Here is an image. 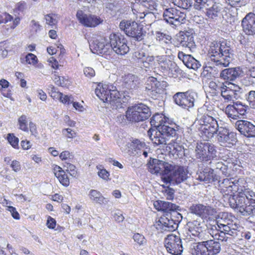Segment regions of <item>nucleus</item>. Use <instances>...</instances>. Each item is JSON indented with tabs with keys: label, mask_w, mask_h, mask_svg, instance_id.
I'll list each match as a JSON object with an SVG mask.
<instances>
[{
	"label": "nucleus",
	"mask_w": 255,
	"mask_h": 255,
	"mask_svg": "<svg viewBox=\"0 0 255 255\" xmlns=\"http://www.w3.org/2000/svg\"><path fill=\"white\" fill-rule=\"evenodd\" d=\"M7 140L11 145L14 148H18V138L15 136L13 133H8Z\"/></svg>",
	"instance_id": "48"
},
{
	"label": "nucleus",
	"mask_w": 255,
	"mask_h": 255,
	"mask_svg": "<svg viewBox=\"0 0 255 255\" xmlns=\"http://www.w3.org/2000/svg\"><path fill=\"white\" fill-rule=\"evenodd\" d=\"M240 180H236L233 178H225L222 180H220L219 176L218 183L219 187L221 189V192L223 194L224 200L228 202V198L229 196L234 195L233 191L239 190Z\"/></svg>",
	"instance_id": "16"
},
{
	"label": "nucleus",
	"mask_w": 255,
	"mask_h": 255,
	"mask_svg": "<svg viewBox=\"0 0 255 255\" xmlns=\"http://www.w3.org/2000/svg\"><path fill=\"white\" fill-rule=\"evenodd\" d=\"M218 131V141L221 146L232 147L238 141L237 133L230 131L228 128L221 127Z\"/></svg>",
	"instance_id": "20"
},
{
	"label": "nucleus",
	"mask_w": 255,
	"mask_h": 255,
	"mask_svg": "<svg viewBox=\"0 0 255 255\" xmlns=\"http://www.w3.org/2000/svg\"><path fill=\"white\" fill-rule=\"evenodd\" d=\"M135 105L128 108L126 112V117L128 120L132 122H139L143 121L139 115Z\"/></svg>",
	"instance_id": "39"
},
{
	"label": "nucleus",
	"mask_w": 255,
	"mask_h": 255,
	"mask_svg": "<svg viewBox=\"0 0 255 255\" xmlns=\"http://www.w3.org/2000/svg\"><path fill=\"white\" fill-rule=\"evenodd\" d=\"M246 60L253 66H255V55L252 53L248 52L246 54Z\"/></svg>",
	"instance_id": "60"
},
{
	"label": "nucleus",
	"mask_w": 255,
	"mask_h": 255,
	"mask_svg": "<svg viewBox=\"0 0 255 255\" xmlns=\"http://www.w3.org/2000/svg\"><path fill=\"white\" fill-rule=\"evenodd\" d=\"M215 227L216 229L215 231H213L212 233H210L214 240L227 242L230 239L228 236L236 237L238 235V233L234 231L226 229L223 230L222 228H219L217 226H215Z\"/></svg>",
	"instance_id": "30"
},
{
	"label": "nucleus",
	"mask_w": 255,
	"mask_h": 255,
	"mask_svg": "<svg viewBox=\"0 0 255 255\" xmlns=\"http://www.w3.org/2000/svg\"><path fill=\"white\" fill-rule=\"evenodd\" d=\"M190 56L191 55L185 54L182 51H179L178 54V57L179 58V59L183 61L184 65L187 62L188 59L189 58Z\"/></svg>",
	"instance_id": "64"
},
{
	"label": "nucleus",
	"mask_w": 255,
	"mask_h": 255,
	"mask_svg": "<svg viewBox=\"0 0 255 255\" xmlns=\"http://www.w3.org/2000/svg\"><path fill=\"white\" fill-rule=\"evenodd\" d=\"M173 148L171 149L170 152L173 155H176L177 157L182 156L184 154V147L181 145L175 143L172 145Z\"/></svg>",
	"instance_id": "44"
},
{
	"label": "nucleus",
	"mask_w": 255,
	"mask_h": 255,
	"mask_svg": "<svg viewBox=\"0 0 255 255\" xmlns=\"http://www.w3.org/2000/svg\"><path fill=\"white\" fill-rule=\"evenodd\" d=\"M132 238L134 241L137 243L139 246L144 245L146 243V240L144 237L140 234H134Z\"/></svg>",
	"instance_id": "49"
},
{
	"label": "nucleus",
	"mask_w": 255,
	"mask_h": 255,
	"mask_svg": "<svg viewBox=\"0 0 255 255\" xmlns=\"http://www.w3.org/2000/svg\"><path fill=\"white\" fill-rule=\"evenodd\" d=\"M56 177L58 179L59 182L62 185L65 187L69 186L70 183L69 179L64 171L62 173L61 172Z\"/></svg>",
	"instance_id": "47"
},
{
	"label": "nucleus",
	"mask_w": 255,
	"mask_h": 255,
	"mask_svg": "<svg viewBox=\"0 0 255 255\" xmlns=\"http://www.w3.org/2000/svg\"><path fill=\"white\" fill-rule=\"evenodd\" d=\"M139 82L136 76L128 74L123 77L121 92L125 100H128L133 95L134 90L137 89Z\"/></svg>",
	"instance_id": "14"
},
{
	"label": "nucleus",
	"mask_w": 255,
	"mask_h": 255,
	"mask_svg": "<svg viewBox=\"0 0 255 255\" xmlns=\"http://www.w3.org/2000/svg\"><path fill=\"white\" fill-rule=\"evenodd\" d=\"M84 73L86 77L91 78L95 75V70L91 67H86L84 69Z\"/></svg>",
	"instance_id": "63"
},
{
	"label": "nucleus",
	"mask_w": 255,
	"mask_h": 255,
	"mask_svg": "<svg viewBox=\"0 0 255 255\" xmlns=\"http://www.w3.org/2000/svg\"><path fill=\"white\" fill-rule=\"evenodd\" d=\"M168 121L167 124L159 126L158 130H148L147 133L152 142L157 145L166 144L170 138L175 137L177 130L169 126Z\"/></svg>",
	"instance_id": "6"
},
{
	"label": "nucleus",
	"mask_w": 255,
	"mask_h": 255,
	"mask_svg": "<svg viewBox=\"0 0 255 255\" xmlns=\"http://www.w3.org/2000/svg\"><path fill=\"white\" fill-rule=\"evenodd\" d=\"M169 63L168 70L172 74V76H177V74L181 73V70L177 66L176 63L173 61H171L168 62Z\"/></svg>",
	"instance_id": "45"
},
{
	"label": "nucleus",
	"mask_w": 255,
	"mask_h": 255,
	"mask_svg": "<svg viewBox=\"0 0 255 255\" xmlns=\"http://www.w3.org/2000/svg\"><path fill=\"white\" fill-rule=\"evenodd\" d=\"M242 73L240 67L226 68L220 73L221 78L225 80V82L233 81L238 78Z\"/></svg>",
	"instance_id": "34"
},
{
	"label": "nucleus",
	"mask_w": 255,
	"mask_h": 255,
	"mask_svg": "<svg viewBox=\"0 0 255 255\" xmlns=\"http://www.w3.org/2000/svg\"><path fill=\"white\" fill-rule=\"evenodd\" d=\"M76 17L79 22L86 27H95L103 21L99 16L85 14L81 10L77 11Z\"/></svg>",
	"instance_id": "22"
},
{
	"label": "nucleus",
	"mask_w": 255,
	"mask_h": 255,
	"mask_svg": "<svg viewBox=\"0 0 255 255\" xmlns=\"http://www.w3.org/2000/svg\"><path fill=\"white\" fill-rule=\"evenodd\" d=\"M98 176L105 180H108L110 175L109 173L105 169H100L98 172Z\"/></svg>",
	"instance_id": "62"
},
{
	"label": "nucleus",
	"mask_w": 255,
	"mask_h": 255,
	"mask_svg": "<svg viewBox=\"0 0 255 255\" xmlns=\"http://www.w3.org/2000/svg\"><path fill=\"white\" fill-rule=\"evenodd\" d=\"M12 19V16L7 13L0 14V24L6 23L8 21H10Z\"/></svg>",
	"instance_id": "57"
},
{
	"label": "nucleus",
	"mask_w": 255,
	"mask_h": 255,
	"mask_svg": "<svg viewBox=\"0 0 255 255\" xmlns=\"http://www.w3.org/2000/svg\"><path fill=\"white\" fill-rule=\"evenodd\" d=\"M145 86V93L153 99H157L163 93L165 83L158 81L156 78L150 77L148 78Z\"/></svg>",
	"instance_id": "17"
},
{
	"label": "nucleus",
	"mask_w": 255,
	"mask_h": 255,
	"mask_svg": "<svg viewBox=\"0 0 255 255\" xmlns=\"http://www.w3.org/2000/svg\"><path fill=\"white\" fill-rule=\"evenodd\" d=\"M187 226L188 227L189 231L194 236H197L199 238H202L204 232L206 231V227L204 222L194 220L188 222Z\"/></svg>",
	"instance_id": "29"
},
{
	"label": "nucleus",
	"mask_w": 255,
	"mask_h": 255,
	"mask_svg": "<svg viewBox=\"0 0 255 255\" xmlns=\"http://www.w3.org/2000/svg\"><path fill=\"white\" fill-rule=\"evenodd\" d=\"M122 31L130 38L136 41H141L146 35V32L142 25L132 19H124L119 24Z\"/></svg>",
	"instance_id": "7"
},
{
	"label": "nucleus",
	"mask_w": 255,
	"mask_h": 255,
	"mask_svg": "<svg viewBox=\"0 0 255 255\" xmlns=\"http://www.w3.org/2000/svg\"><path fill=\"white\" fill-rule=\"evenodd\" d=\"M154 207L158 211L164 212L157 222V229L164 231H175L182 219V215L177 211L179 206L169 202L158 200L154 202Z\"/></svg>",
	"instance_id": "1"
},
{
	"label": "nucleus",
	"mask_w": 255,
	"mask_h": 255,
	"mask_svg": "<svg viewBox=\"0 0 255 255\" xmlns=\"http://www.w3.org/2000/svg\"><path fill=\"white\" fill-rule=\"evenodd\" d=\"M209 165L210 168L213 170L214 173L220 171L223 175L229 176L230 175V171L228 165H225L222 161L217 159L216 157H213L206 164Z\"/></svg>",
	"instance_id": "28"
},
{
	"label": "nucleus",
	"mask_w": 255,
	"mask_h": 255,
	"mask_svg": "<svg viewBox=\"0 0 255 255\" xmlns=\"http://www.w3.org/2000/svg\"><path fill=\"white\" fill-rule=\"evenodd\" d=\"M24 59L26 63L28 64L34 65L37 62V57L34 54L31 53L27 54Z\"/></svg>",
	"instance_id": "52"
},
{
	"label": "nucleus",
	"mask_w": 255,
	"mask_h": 255,
	"mask_svg": "<svg viewBox=\"0 0 255 255\" xmlns=\"http://www.w3.org/2000/svg\"><path fill=\"white\" fill-rule=\"evenodd\" d=\"M220 88L221 96L226 102H234L239 99L242 95L241 88L231 81L222 83Z\"/></svg>",
	"instance_id": "13"
},
{
	"label": "nucleus",
	"mask_w": 255,
	"mask_h": 255,
	"mask_svg": "<svg viewBox=\"0 0 255 255\" xmlns=\"http://www.w3.org/2000/svg\"><path fill=\"white\" fill-rule=\"evenodd\" d=\"M60 101L65 104H70L73 102V98L71 97H68L67 95L63 96V94L60 96L59 99Z\"/></svg>",
	"instance_id": "61"
},
{
	"label": "nucleus",
	"mask_w": 255,
	"mask_h": 255,
	"mask_svg": "<svg viewBox=\"0 0 255 255\" xmlns=\"http://www.w3.org/2000/svg\"><path fill=\"white\" fill-rule=\"evenodd\" d=\"M88 196L90 200L96 203L105 205L108 203V201L97 190H90Z\"/></svg>",
	"instance_id": "37"
},
{
	"label": "nucleus",
	"mask_w": 255,
	"mask_h": 255,
	"mask_svg": "<svg viewBox=\"0 0 255 255\" xmlns=\"http://www.w3.org/2000/svg\"><path fill=\"white\" fill-rule=\"evenodd\" d=\"M146 54L142 51H137L133 53L132 57L135 61L139 63L144 59Z\"/></svg>",
	"instance_id": "50"
},
{
	"label": "nucleus",
	"mask_w": 255,
	"mask_h": 255,
	"mask_svg": "<svg viewBox=\"0 0 255 255\" xmlns=\"http://www.w3.org/2000/svg\"><path fill=\"white\" fill-rule=\"evenodd\" d=\"M190 212L202 218H206L208 216H214L216 213V209L202 204H193L189 208Z\"/></svg>",
	"instance_id": "23"
},
{
	"label": "nucleus",
	"mask_w": 255,
	"mask_h": 255,
	"mask_svg": "<svg viewBox=\"0 0 255 255\" xmlns=\"http://www.w3.org/2000/svg\"><path fill=\"white\" fill-rule=\"evenodd\" d=\"M227 2L233 7L241 6L244 5V0H226Z\"/></svg>",
	"instance_id": "59"
},
{
	"label": "nucleus",
	"mask_w": 255,
	"mask_h": 255,
	"mask_svg": "<svg viewBox=\"0 0 255 255\" xmlns=\"http://www.w3.org/2000/svg\"><path fill=\"white\" fill-rule=\"evenodd\" d=\"M136 2L144 9L147 10V13H149L153 18H159L158 13L156 7L158 5L156 0H135Z\"/></svg>",
	"instance_id": "33"
},
{
	"label": "nucleus",
	"mask_w": 255,
	"mask_h": 255,
	"mask_svg": "<svg viewBox=\"0 0 255 255\" xmlns=\"http://www.w3.org/2000/svg\"><path fill=\"white\" fill-rule=\"evenodd\" d=\"M198 94L192 90L185 92H177L173 96L175 103L181 108L190 111L195 106Z\"/></svg>",
	"instance_id": "8"
},
{
	"label": "nucleus",
	"mask_w": 255,
	"mask_h": 255,
	"mask_svg": "<svg viewBox=\"0 0 255 255\" xmlns=\"http://www.w3.org/2000/svg\"><path fill=\"white\" fill-rule=\"evenodd\" d=\"M196 158L207 164L213 157H217V150L212 143L208 142L197 144L196 149Z\"/></svg>",
	"instance_id": "12"
},
{
	"label": "nucleus",
	"mask_w": 255,
	"mask_h": 255,
	"mask_svg": "<svg viewBox=\"0 0 255 255\" xmlns=\"http://www.w3.org/2000/svg\"><path fill=\"white\" fill-rule=\"evenodd\" d=\"M135 106L143 121L148 119L150 117L151 112L149 107L146 105L142 103H140L135 105ZM135 109H136V108Z\"/></svg>",
	"instance_id": "40"
},
{
	"label": "nucleus",
	"mask_w": 255,
	"mask_h": 255,
	"mask_svg": "<svg viewBox=\"0 0 255 255\" xmlns=\"http://www.w3.org/2000/svg\"><path fill=\"white\" fill-rule=\"evenodd\" d=\"M216 222L218 228L238 233V229L240 226L237 223L236 218L232 214L228 212H220L216 217Z\"/></svg>",
	"instance_id": "11"
},
{
	"label": "nucleus",
	"mask_w": 255,
	"mask_h": 255,
	"mask_svg": "<svg viewBox=\"0 0 255 255\" xmlns=\"http://www.w3.org/2000/svg\"><path fill=\"white\" fill-rule=\"evenodd\" d=\"M109 40L111 53L114 51L118 55H124L129 52L128 41L124 35L112 33L109 36Z\"/></svg>",
	"instance_id": "9"
},
{
	"label": "nucleus",
	"mask_w": 255,
	"mask_h": 255,
	"mask_svg": "<svg viewBox=\"0 0 255 255\" xmlns=\"http://www.w3.org/2000/svg\"><path fill=\"white\" fill-rule=\"evenodd\" d=\"M96 95L104 102L109 103L113 109H119L123 108V102L120 92L113 84L98 85L95 91Z\"/></svg>",
	"instance_id": "5"
},
{
	"label": "nucleus",
	"mask_w": 255,
	"mask_h": 255,
	"mask_svg": "<svg viewBox=\"0 0 255 255\" xmlns=\"http://www.w3.org/2000/svg\"><path fill=\"white\" fill-rule=\"evenodd\" d=\"M109 43H105V41H100L98 39L93 40L90 43V48L95 54H102L105 56L111 55V48H110Z\"/></svg>",
	"instance_id": "27"
},
{
	"label": "nucleus",
	"mask_w": 255,
	"mask_h": 255,
	"mask_svg": "<svg viewBox=\"0 0 255 255\" xmlns=\"http://www.w3.org/2000/svg\"><path fill=\"white\" fill-rule=\"evenodd\" d=\"M233 105H229L225 109V113L228 117L233 119H237L240 116H243L246 115L247 111L249 109V106L243 105L240 102H233Z\"/></svg>",
	"instance_id": "21"
},
{
	"label": "nucleus",
	"mask_w": 255,
	"mask_h": 255,
	"mask_svg": "<svg viewBox=\"0 0 255 255\" xmlns=\"http://www.w3.org/2000/svg\"><path fill=\"white\" fill-rule=\"evenodd\" d=\"M177 40L182 47L189 48L190 50L195 48L194 37L189 32H181L177 35Z\"/></svg>",
	"instance_id": "32"
},
{
	"label": "nucleus",
	"mask_w": 255,
	"mask_h": 255,
	"mask_svg": "<svg viewBox=\"0 0 255 255\" xmlns=\"http://www.w3.org/2000/svg\"><path fill=\"white\" fill-rule=\"evenodd\" d=\"M228 203L231 208L244 216L255 215V192L244 188L233 196H229Z\"/></svg>",
	"instance_id": "2"
},
{
	"label": "nucleus",
	"mask_w": 255,
	"mask_h": 255,
	"mask_svg": "<svg viewBox=\"0 0 255 255\" xmlns=\"http://www.w3.org/2000/svg\"><path fill=\"white\" fill-rule=\"evenodd\" d=\"M64 167L66 168V171L69 172V173L70 174V175L75 177L77 175V171L76 170V167L74 165L67 162H65L64 164Z\"/></svg>",
	"instance_id": "51"
},
{
	"label": "nucleus",
	"mask_w": 255,
	"mask_h": 255,
	"mask_svg": "<svg viewBox=\"0 0 255 255\" xmlns=\"http://www.w3.org/2000/svg\"><path fill=\"white\" fill-rule=\"evenodd\" d=\"M169 119L162 114L156 113L150 119L151 126L155 128V130H158L159 126H162L164 124H167Z\"/></svg>",
	"instance_id": "36"
},
{
	"label": "nucleus",
	"mask_w": 255,
	"mask_h": 255,
	"mask_svg": "<svg viewBox=\"0 0 255 255\" xmlns=\"http://www.w3.org/2000/svg\"><path fill=\"white\" fill-rule=\"evenodd\" d=\"M195 3L194 4V8L197 10H201L203 9L204 7L206 6L208 1L207 0H194Z\"/></svg>",
	"instance_id": "55"
},
{
	"label": "nucleus",
	"mask_w": 255,
	"mask_h": 255,
	"mask_svg": "<svg viewBox=\"0 0 255 255\" xmlns=\"http://www.w3.org/2000/svg\"><path fill=\"white\" fill-rule=\"evenodd\" d=\"M174 5L182 8L184 10L191 7L193 2L192 0H171Z\"/></svg>",
	"instance_id": "41"
},
{
	"label": "nucleus",
	"mask_w": 255,
	"mask_h": 255,
	"mask_svg": "<svg viewBox=\"0 0 255 255\" xmlns=\"http://www.w3.org/2000/svg\"><path fill=\"white\" fill-rule=\"evenodd\" d=\"M208 56L211 62L222 69L229 66L233 60V50L226 40L214 41L209 45Z\"/></svg>",
	"instance_id": "3"
},
{
	"label": "nucleus",
	"mask_w": 255,
	"mask_h": 255,
	"mask_svg": "<svg viewBox=\"0 0 255 255\" xmlns=\"http://www.w3.org/2000/svg\"><path fill=\"white\" fill-rule=\"evenodd\" d=\"M147 165L151 173L162 176L168 174L174 168L171 164L156 158H150Z\"/></svg>",
	"instance_id": "15"
},
{
	"label": "nucleus",
	"mask_w": 255,
	"mask_h": 255,
	"mask_svg": "<svg viewBox=\"0 0 255 255\" xmlns=\"http://www.w3.org/2000/svg\"><path fill=\"white\" fill-rule=\"evenodd\" d=\"M56 15L51 13L47 14L45 16L46 23L49 25L53 26L57 23V20L55 18Z\"/></svg>",
	"instance_id": "53"
},
{
	"label": "nucleus",
	"mask_w": 255,
	"mask_h": 255,
	"mask_svg": "<svg viewBox=\"0 0 255 255\" xmlns=\"http://www.w3.org/2000/svg\"><path fill=\"white\" fill-rule=\"evenodd\" d=\"M191 252L193 255H208L206 241L192 244Z\"/></svg>",
	"instance_id": "35"
},
{
	"label": "nucleus",
	"mask_w": 255,
	"mask_h": 255,
	"mask_svg": "<svg viewBox=\"0 0 255 255\" xmlns=\"http://www.w3.org/2000/svg\"><path fill=\"white\" fill-rule=\"evenodd\" d=\"M202 171L197 173L196 179L206 183L216 182L218 180L219 176L213 172V170L207 165Z\"/></svg>",
	"instance_id": "31"
},
{
	"label": "nucleus",
	"mask_w": 255,
	"mask_h": 255,
	"mask_svg": "<svg viewBox=\"0 0 255 255\" xmlns=\"http://www.w3.org/2000/svg\"><path fill=\"white\" fill-rule=\"evenodd\" d=\"M185 65L189 69H193L194 70H197L201 66L199 61H198V60L195 59L191 55L189 57V58L188 59V60H187V62L185 63Z\"/></svg>",
	"instance_id": "42"
},
{
	"label": "nucleus",
	"mask_w": 255,
	"mask_h": 255,
	"mask_svg": "<svg viewBox=\"0 0 255 255\" xmlns=\"http://www.w3.org/2000/svg\"><path fill=\"white\" fill-rule=\"evenodd\" d=\"M208 255H216L221 250V244L219 242L210 240L206 241Z\"/></svg>",
	"instance_id": "38"
},
{
	"label": "nucleus",
	"mask_w": 255,
	"mask_h": 255,
	"mask_svg": "<svg viewBox=\"0 0 255 255\" xmlns=\"http://www.w3.org/2000/svg\"><path fill=\"white\" fill-rule=\"evenodd\" d=\"M156 60L162 70L168 71L169 65L168 62H170L171 60L167 59L166 56H158L156 57Z\"/></svg>",
	"instance_id": "43"
},
{
	"label": "nucleus",
	"mask_w": 255,
	"mask_h": 255,
	"mask_svg": "<svg viewBox=\"0 0 255 255\" xmlns=\"http://www.w3.org/2000/svg\"><path fill=\"white\" fill-rule=\"evenodd\" d=\"M247 101L250 107L255 109V91H251L248 93Z\"/></svg>",
	"instance_id": "54"
},
{
	"label": "nucleus",
	"mask_w": 255,
	"mask_h": 255,
	"mask_svg": "<svg viewBox=\"0 0 255 255\" xmlns=\"http://www.w3.org/2000/svg\"><path fill=\"white\" fill-rule=\"evenodd\" d=\"M213 115L215 114L205 105L198 109L196 120L200 126L199 129L202 136L206 137V140L213 137L220 128Z\"/></svg>",
	"instance_id": "4"
},
{
	"label": "nucleus",
	"mask_w": 255,
	"mask_h": 255,
	"mask_svg": "<svg viewBox=\"0 0 255 255\" xmlns=\"http://www.w3.org/2000/svg\"><path fill=\"white\" fill-rule=\"evenodd\" d=\"M164 246L167 252L173 255H181L183 251L180 237L173 234L168 235L165 239Z\"/></svg>",
	"instance_id": "19"
},
{
	"label": "nucleus",
	"mask_w": 255,
	"mask_h": 255,
	"mask_svg": "<svg viewBox=\"0 0 255 255\" xmlns=\"http://www.w3.org/2000/svg\"><path fill=\"white\" fill-rule=\"evenodd\" d=\"M27 119V117L25 115H23L21 116L18 120L19 128L25 132L28 131Z\"/></svg>",
	"instance_id": "46"
},
{
	"label": "nucleus",
	"mask_w": 255,
	"mask_h": 255,
	"mask_svg": "<svg viewBox=\"0 0 255 255\" xmlns=\"http://www.w3.org/2000/svg\"><path fill=\"white\" fill-rule=\"evenodd\" d=\"M62 133L68 138H72L76 136V132L69 128L63 129Z\"/></svg>",
	"instance_id": "58"
},
{
	"label": "nucleus",
	"mask_w": 255,
	"mask_h": 255,
	"mask_svg": "<svg viewBox=\"0 0 255 255\" xmlns=\"http://www.w3.org/2000/svg\"><path fill=\"white\" fill-rule=\"evenodd\" d=\"M242 27L245 34L249 36L255 35V14L250 12L242 20Z\"/></svg>",
	"instance_id": "26"
},
{
	"label": "nucleus",
	"mask_w": 255,
	"mask_h": 255,
	"mask_svg": "<svg viewBox=\"0 0 255 255\" xmlns=\"http://www.w3.org/2000/svg\"><path fill=\"white\" fill-rule=\"evenodd\" d=\"M162 17L167 23L175 28L185 22L186 14L184 9L181 11L174 7H170L164 10Z\"/></svg>",
	"instance_id": "10"
},
{
	"label": "nucleus",
	"mask_w": 255,
	"mask_h": 255,
	"mask_svg": "<svg viewBox=\"0 0 255 255\" xmlns=\"http://www.w3.org/2000/svg\"><path fill=\"white\" fill-rule=\"evenodd\" d=\"M173 172L166 177H162V181L164 183H169L170 185H178L181 182L185 181L188 178V171L183 166H174Z\"/></svg>",
	"instance_id": "18"
},
{
	"label": "nucleus",
	"mask_w": 255,
	"mask_h": 255,
	"mask_svg": "<svg viewBox=\"0 0 255 255\" xmlns=\"http://www.w3.org/2000/svg\"><path fill=\"white\" fill-rule=\"evenodd\" d=\"M225 152H226V154L228 157H226V156L223 157L224 158L223 160L226 161L228 164H232L233 165L236 164L235 162L237 161L231 157L233 156L232 153L228 150H226Z\"/></svg>",
	"instance_id": "56"
},
{
	"label": "nucleus",
	"mask_w": 255,
	"mask_h": 255,
	"mask_svg": "<svg viewBox=\"0 0 255 255\" xmlns=\"http://www.w3.org/2000/svg\"><path fill=\"white\" fill-rule=\"evenodd\" d=\"M235 127L245 136L255 137V126L251 122L246 120H238L235 123Z\"/></svg>",
	"instance_id": "25"
},
{
	"label": "nucleus",
	"mask_w": 255,
	"mask_h": 255,
	"mask_svg": "<svg viewBox=\"0 0 255 255\" xmlns=\"http://www.w3.org/2000/svg\"><path fill=\"white\" fill-rule=\"evenodd\" d=\"M208 5L204 7L205 8L206 15L209 19L217 20L221 16L222 12L224 10V6L222 4L219 2H213L212 0H207Z\"/></svg>",
	"instance_id": "24"
}]
</instances>
